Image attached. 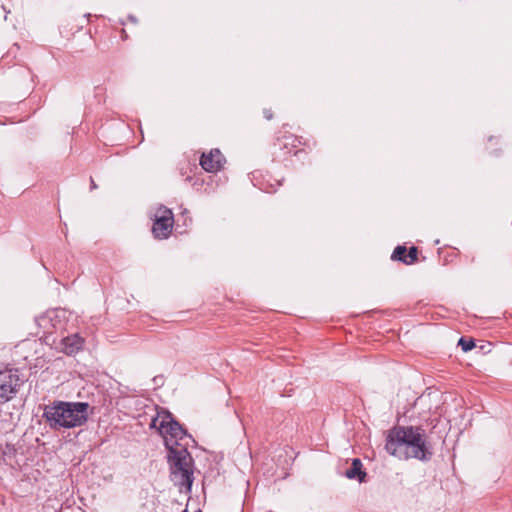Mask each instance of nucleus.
<instances>
[{
    "instance_id": "nucleus-1",
    "label": "nucleus",
    "mask_w": 512,
    "mask_h": 512,
    "mask_svg": "<svg viewBox=\"0 0 512 512\" xmlns=\"http://www.w3.org/2000/svg\"><path fill=\"white\" fill-rule=\"evenodd\" d=\"M405 446V457L420 461H429L433 451L426 439V432L421 426H395L388 431L385 448L393 456Z\"/></svg>"
},
{
    "instance_id": "nucleus-2",
    "label": "nucleus",
    "mask_w": 512,
    "mask_h": 512,
    "mask_svg": "<svg viewBox=\"0 0 512 512\" xmlns=\"http://www.w3.org/2000/svg\"><path fill=\"white\" fill-rule=\"evenodd\" d=\"M87 402H66L55 400L43 409V419L52 430L71 429L84 425L89 417Z\"/></svg>"
},
{
    "instance_id": "nucleus-3",
    "label": "nucleus",
    "mask_w": 512,
    "mask_h": 512,
    "mask_svg": "<svg viewBox=\"0 0 512 512\" xmlns=\"http://www.w3.org/2000/svg\"><path fill=\"white\" fill-rule=\"evenodd\" d=\"M167 462L170 466L172 480L175 484L186 487L189 491L193 484V458L187 446L169 448Z\"/></svg>"
},
{
    "instance_id": "nucleus-4",
    "label": "nucleus",
    "mask_w": 512,
    "mask_h": 512,
    "mask_svg": "<svg viewBox=\"0 0 512 512\" xmlns=\"http://www.w3.org/2000/svg\"><path fill=\"white\" fill-rule=\"evenodd\" d=\"M22 381L17 369L0 370V404L10 401L17 393Z\"/></svg>"
},
{
    "instance_id": "nucleus-5",
    "label": "nucleus",
    "mask_w": 512,
    "mask_h": 512,
    "mask_svg": "<svg viewBox=\"0 0 512 512\" xmlns=\"http://www.w3.org/2000/svg\"><path fill=\"white\" fill-rule=\"evenodd\" d=\"M164 437L165 447L169 448L187 446L188 441L181 443L184 440H190L195 443V440L187 432V430L176 420L166 427H163V433H160Z\"/></svg>"
},
{
    "instance_id": "nucleus-6",
    "label": "nucleus",
    "mask_w": 512,
    "mask_h": 512,
    "mask_svg": "<svg viewBox=\"0 0 512 512\" xmlns=\"http://www.w3.org/2000/svg\"><path fill=\"white\" fill-rule=\"evenodd\" d=\"M161 210V215L157 216L153 223L152 233L157 239H166L172 233L174 218L170 209L164 207L163 209L160 208Z\"/></svg>"
},
{
    "instance_id": "nucleus-7",
    "label": "nucleus",
    "mask_w": 512,
    "mask_h": 512,
    "mask_svg": "<svg viewBox=\"0 0 512 512\" xmlns=\"http://www.w3.org/2000/svg\"><path fill=\"white\" fill-rule=\"evenodd\" d=\"M225 158L219 149H212L208 154L203 153L200 158L201 167L210 173H216L222 169Z\"/></svg>"
},
{
    "instance_id": "nucleus-8",
    "label": "nucleus",
    "mask_w": 512,
    "mask_h": 512,
    "mask_svg": "<svg viewBox=\"0 0 512 512\" xmlns=\"http://www.w3.org/2000/svg\"><path fill=\"white\" fill-rule=\"evenodd\" d=\"M60 313H64V311L50 310L36 317L35 321L37 325L43 329L44 333H52L53 329H56L61 323Z\"/></svg>"
},
{
    "instance_id": "nucleus-9",
    "label": "nucleus",
    "mask_w": 512,
    "mask_h": 512,
    "mask_svg": "<svg viewBox=\"0 0 512 512\" xmlns=\"http://www.w3.org/2000/svg\"><path fill=\"white\" fill-rule=\"evenodd\" d=\"M84 340L78 334L67 336L61 340L62 350L67 355H74L83 347Z\"/></svg>"
},
{
    "instance_id": "nucleus-10",
    "label": "nucleus",
    "mask_w": 512,
    "mask_h": 512,
    "mask_svg": "<svg viewBox=\"0 0 512 512\" xmlns=\"http://www.w3.org/2000/svg\"><path fill=\"white\" fill-rule=\"evenodd\" d=\"M366 472L363 470V464L360 459L354 458L351 467L345 471L348 479H357L360 483L365 481Z\"/></svg>"
},
{
    "instance_id": "nucleus-11",
    "label": "nucleus",
    "mask_w": 512,
    "mask_h": 512,
    "mask_svg": "<svg viewBox=\"0 0 512 512\" xmlns=\"http://www.w3.org/2000/svg\"><path fill=\"white\" fill-rule=\"evenodd\" d=\"M174 421H176V419L173 414L166 409H162L157 413V416L152 419L151 427H157V423L159 422L158 430L160 433H163V427H166Z\"/></svg>"
},
{
    "instance_id": "nucleus-12",
    "label": "nucleus",
    "mask_w": 512,
    "mask_h": 512,
    "mask_svg": "<svg viewBox=\"0 0 512 512\" xmlns=\"http://www.w3.org/2000/svg\"><path fill=\"white\" fill-rule=\"evenodd\" d=\"M406 255H407V248L405 246H402V245H398L392 255H391V259L392 260H397V261H400L402 263L405 264L406 261Z\"/></svg>"
},
{
    "instance_id": "nucleus-13",
    "label": "nucleus",
    "mask_w": 512,
    "mask_h": 512,
    "mask_svg": "<svg viewBox=\"0 0 512 512\" xmlns=\"http://www.w3.org/2000/svg\"><path fill=\"white\" fill-rule=\"evenodd\" d=\"M458 345L464 352L471 351L475 347V342L472 338L461 337L458 341Z\"/></svg>"
},
{
    "instance_id": "nucleus-14",
    "label": "nucleus",
    "mask_w": 512,
    "mask_h": 512,
    "mask_svg": "<svg viewBox=\"0 0 512 512\" xmlns=\"http://www.w3.org/2000/svg\"><path fill=\"white\" fill-rule=\"evenodd\" d=\"M405 259L407 261L405 262L406 265H411L414 262H416L418 259V248L416 246H411L409 250H407V255Z\"/></svg>"
},
{
    "instance_id": "nucleus-15",
    "label": "nucleus",
    "mask_w": 512,
    "mask_h": 512,
    "mask_svg": "<svg viewBox=\"0 0 512 512\" xmlns=\"http://www.w3.org/2000/svg\"><path fill=\"white\" fill-rule=\"evenodd\" d=\"M263 115H264L265 119H267V120H271L273 118V113L270 109H264Z\"/></svg>"
},
{
    "instance_id": "nucleus-16",
    "label": "nucleus",
    "mask_w": 512,
    "mask_h": 512,
    "mask_svg": "<svg viewBox=\"0 0 512 512\" xmlns=\"http://www.w3.org/2000/svg\"><path fill=\"white\" fill-rule=\"evenodd\" d=\"M90 182H91V186H90L91 190L96 189V188H97V185H96V183L94 182L93 178H91V179H90Z\"/></svg>"
},
{
    "instance_id": "nucleus-17",
    "label": "nucleus",
    "mask_w": 512,
    "mask_h": 512,
    "mask_svg": "<svg viewBox=\"0 0 512 512\" xmlns=\"http://www.w3.org/2000/svg\"><path fill=\"white\" fill-rule=\"evenodd\" d=\"M129 19H130L131 21H133V22H136V19H135V17H134V16H129Z\"/></svg>"
},
{
    "instance_id": "nucleus-18",
    "label": "nucleus",
    "mask_w": 512,
    "mask_h": 512,
    "mask_svg": "<svg viewBox=\"0 0 512 512\" xmlns=\"http://www.w3.org/2000/svg\"><path fill=\"white\" fill-rule=\"evenodd\" d=\"M153 380H154V382H159L158 377H155Z\"/></svg>"
},
{
    "instance_id": "nucleus-19",
    "label": "nucleus",
    "mask_w": 512,
    "mask_h": 512,
    "mask_svg": "<svg viewBox=\"0 0 512 512\" xmlns=\"http://www.w3.org/2000/svg\"><path fill=\"white\" fill-rule=\"evenodd\" d=\"M153 380H154V382H159L158 377H155Z\"/></svg>"
},
{
    "instance_id": "nucleus-20",
    "label": "nucleus",
    "mask_w": 512,
    "mask_h": 512,
    "mask_svg": "<svg viewBox=\"0 0 512 512\" xmlns=\"http://www.w3.org/2000/svg\"><path fill=\"white\" fill-rule=\"evenodd\" d=\"M122 32H123V36L126 38L127 35H126L125 31L123 30Z\"/></svg>"
},
{
    "instance_id": "nucleus-21",
    "label": "nucleus",
    "mask_w": 512,
    "mask_h": 512,
    "mask_svg": "<svg viewBox=\"0 0 512 512\" xmlns=\"http://www.w3.org/2000/svg\"><path fill=\"white\" fill-rule=\"evenodd\" d=\"M196 512H202V511H201V510H198V511H196Z\"/></svg>"
}]
</instances>
